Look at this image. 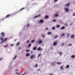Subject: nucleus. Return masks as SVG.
Masks as SVG:
<instances>
[{
  "mask_svg": "<svg viewBox=\"0 0 75 75\" xmlns=\"http://www.w3.org/2000/svg\"><path fill=\"white\" fill-rule=\"evenodd\" d=\"M38 44H42V40H40L38 41Z\"/></svg>",
  "mask_w": 75,
  "mask_h": 75,
  "instance_id": "1",
  "label": "nucleus"
},
{
  "mask_svg": "<svg viewBox=\"0 0 75 75\" xmlns=\"http://www.w3.org/2000/svg\"><path fill=\"white\" fill-rule=\"evenodd\" d=\"M70 5V4L69 3H67L66 4L64 5V6H66V7H68Z\"/></svg>",
  "mask_w": 75,
  "mask_h": 75,
  "instance_id": "2",
  "label": "nucleus"
},
{
  "mask_svg": "<svg viewBox=\"0 0 75 75\" xmlns=\"http://www.w3.org/2000/svg\"><path fill=\"white\" fill-rule=\"evenodd\" d=\"M39 23H44V20L43 19H41L39 21Z\"/></svg>",
  "mask_w": 75,
  "mask_h": 75,
  "instance_id": "3",
  "label": "nucleus"
},
{
  "mask_svg": "<svg viewBox=\"0 0 75 75\" xmlns=\"http://www.w3.org/2000/svg\"><path fill=\"white\" fill-rule=\"evenodd\" d=\"M1 35L3 37H4V33L2 32L1 33Z\"/></svg>",
  "mask_w": 75,
  "mask_h": 75,
  "instance_id": "4",
  "label": "nucleus"
},
{
  "mask_svg": "<svg viewBox=\"0 0 75 75\" xmlns=\"http://www.w3.org/2000/svg\"><path fill=\"white\" fill-rule=\"evenodd\" d=\"M53 44L54 46L57 45V43L56 42H54L53 43Z\"/></svg>",
  "mask_w": 75,
  "mask_h": 75,
  "instance_id": "5",
  "label": "nucleus"
},
{
  "mask_svg": "<svg viewBox=\"0 0 75 75\" xmlns=\"http://www.w3.org/2000/svg\"><path fill=\"white\" fill-rule=\"evenodd\" d=\"M65 27L62 26L60 28L61 30H65Z\"/></svg>",
  "mask_w": 75,
  "mask_h": 75,
  "instance_id": "6",
  "label": "nucleus"
},
{
  "mask_svg": "<svg viewBox=\"0 0 75 75\" xmlns=\"http://www.w3.org/2000/svg\"><path fill=\"white\" fill-rule=\"evenodd\" d=\"M65 10L66 12H68L69 11V9L68 8H65Z\"/></svg>",
  "mask_w": 75,
  "mask_h": 75,
  "instance_id": "7",
  "label": "nucleus"
},
{
  "mask_svg": "<svg viewBox=\"0 0 75 75\" xmlns=\"http://www.w3.org/2000/svg\"><path fill=\"white\" fill-rule=\"evenodd\" d=\"M34 58V55L33 54H32L31 56L30 57V59H33Z\"/></svg>",
  "mask_w": 75,
  "mask_h": 75,
  "instance_id": "8",
  "label": "nucleus"
},
{
  "mask_svg": "<svg viewBox=\"0 0 75 75\" xmlns=\"http://www.w3.org/2000/svg\"><path fill=\"white\" fill-rule=\"evenodd\" d=\"M30 54L29 53H27L26 54V57H29L30 56Z\"/></svg>",
  "mask_w": 75,
  "mask_h": 75,
  "instance_id": "9",
  "label": "nucleus"
},
{
  "mask_svg": "<svg viewBox=\"0 0 75 75\" xmlns=\"http://www.w3.org/2000/svg\"><path fill=\"white\" fill-rule=\"evenodd\" d=\"M10 15L8 14L6 16V18H8V17H10Z\"/></svg>",
  "mask_w": 75,
  "mask_h": 75,
  "instance_id": "10",
  "label": "nucleus"
},
{
  "mask_svg": "<svg viewBox=\"0 0 75 75\" xmlns=\"http://www.w3.org/2000/svg\"><path fill=\"white\" fill-rule=\"evenodd\" d=\"M71 57L72 58H75V56L74 55H73L71 56Z\"/></svg>",
  "mask_w": 75,
  "mask_h": 75,
  "instance_id": "11",
  "label": "nucleus"
},
{
  "mask_svg": "<svg viewBox=\"0 0 75 75\" xmlns=\"http://www.w3.org/2000/svg\"><path fill=\"white\" fill-rule=\"evenodd\" d=\"M74 37H75V35H72L71 36V38H73Z\"/></svg>",
  "mask_w": 75,
  "mask_h": 75,
  "instance_id": "12",
  "label": "nucleus"
},
{
  "mask_svg": "<svg viewBox=\"0 0 75 75\" xmlns=\"http://www.w3.org/2000/svg\"><path fill=\"white\" fill-rule=\"evenodd\" d=\"M60 68L61 69H62V70H63V69H64V68L63 67V66H61L60 67Z\"/></svg>",
  "mask_w": 75,
  "mask_h": 75,
  "instance_id": "13",
  "label": "nucleus"
},
{
  "mask_svg": "<svg viewBox=\"0 0 75 75\" xmlns=\"http://www.w3.org/2000/svg\"><path fill=\"white\" fill-rule=\"evenodd\" d=\"M33 50H37V47H35L33 48Z\"/></svg>",
  "mask_w": 75,
  "mask_h": 75,
  "instance_id": "14",
  "label": "nucleus"
},
{
  "mask_svg": "<svg viewBox=\"0 0 75 75\" xmlns=\"http://www.w3.org/2000/svg\"><path fill=\"white\" fill-rule=\"evenodd\" d=\"M45 18H49V16L48 15H46L45 16Z\"/></svg>",
  "mask_w": 75,
  "mask_h": 75,
  "instance_id": "15",
  "label": "nucleus"
},
{
  "mask_svg": "<svg viewBox=\"0 0 75 75\" xmlns=\"http://www.w3.org/2000/svg\"><path fill=\"white\" fill-rule=\"evenodd\" d=\"M57 37H58V35L55 36L54 37V39H55V38H57Z\"/></svg>",
  "mask_w": 75,
  "mask_h": 75,
  "instance_id": "16",
  "label": "nucleus"
},
{
  "mask_svg": "<svg viewBox=\"0 0 75 75\" xmlns=\"http://www.w3.org/2000/svg\"><path fill=\"white\" fill-rule=\"evenodd\" d=\"M61 45L62 46V47H64V43H62Z\"/></svg>",
  "mask_w": 75,
  "mask_h": 75,
  "instance_id": "17",
  "label": "nucleus"
},
{
  "mask_svg": "<svg viewBox=\"0 0 75 75\" xmlns=\"http://www.w3.org/2000/svg\"><path fill=\"white\" fill-rule=\"evenodd\" d=\"M70 35V33H68L67 35V37H69V36Z\"/></svg>",
  "mask_w": 75,
  "mask_h": 75,
  "instance_id": "18",
  "label": "nucleus"
},
{
  "mask_svg": "<svg viewBox=\"0 0 75 75\" xmlns=\"http://www.w3.org/2000/svg\"><path fill=\"white\" fill-rule=\"evenodd\" d=\"M31 46V43H30L28 45V47H30Z\"/></svg>",
  "mask_w": 75,
  "mask_h": 75,
  "instance_id": "19",
  "label": "nucleus"
},
{
  "mask_svg": "<svg viewBox=\"0 0 75 75\" xmlns=\"http://www.w3.org/2000/svg\"><path fill=\"white\" fill-rule=\"evenodd\" d=\"M16 58H17V55H15V57H14L13 60H15V59H16Z\"/></svg>",
  "mask_w": 75,
  "mask_h": 75,
  "instance_id": "20",
  "label": "nucleus"
},
{
  "mask_svg": "<svg viewBox=\"0 0 75 75\" xmlns=\"http://www.w3.org/2000/svg\"><path fill=\"white\" fill-rule=\"evenodd\" d=\"M66 68H69V65H67L66 66Z\"/></svg>",
  "mask_w": 75,
  "mask_h": 75,
  "instance_id": "21",
  "label": "nucleus"
},
{
  "mask_svg": "<svg viewBox=\"0 0 75 75\" xmlns=\"http://www.w3.org/2000/svg\"><path fill=\"white\" fill-rule=\"evenodd\" d=\"M57 64H58L59 65L60 64H61V63L59 62H57Z\"/></svg>",
  "mask_w": 75,
  "mask_h": 75,
  "instance_id": "22",
  "label": "nucleus"
},
{
  "mask_svg": "<svg viewBox=\"0 0 75 75\" xmlns=\"http://www.w3.org/2000/svg\"><path fill=\"white\" fill-rule=\"evenodd\" d=\"M52 34V33L51 32H49L47 33V34L48 35H50V34Z\"/></svg>",
  "mask_w": 75,
  "mask_h": 75,
  "instance_id": "23",
  "label": "nucleus"
},
{
  "mask_svg": "<svg viewBox=\"0 0 75 75\" xmlns=\"http://www.w3.org/2000/svg\"><path fill=\"white\" fill-rule=\"evenodd\" d=\"M56 27L57 28H59V27H60V25H58L56 26Z\"/></svg>",
  "mask_w": 75,
  "mask_h": 75,
  "instance_id": "24",
  "label": "nucleus"
},
{
  "mask_svg": "<svg viewBox=\"0 0 75 75\" xmlns=\"http://www.w3.org/2000/svg\"><path fill=\"white\" fill-rule=\"evenodd\" d=\"M19 44H20V41H19L18 42H17V43L16 45V46H18V45H19Z\"/></svg>",
  "mask_w": 75,
  "mask_h": 75,
  "instance_id": "25",
  "label": "nucleus"
},
{
  "mask_svg": "<svg viewBox=\"0 0 75 75\" xmlns=\"http://www.w3.org/2000/svg\"><path fill=\"white\" fill-rule=\"evenodd\" d=\"M52 29L53 30H55V27H53L52 28Z\"/></svg>",
  "mask_w": 75,
  "mask_h": 75,
  "instance_id": "26",
  "label": "nucleus"
},
{
  "mask_svg": "<svg viewBox=\"0 0 75 75\" xmlns=\"http://www.w3.org/2000/svg\"><path fill=\"white\" fill-rule=\"evenodd\" d=\"M58 16V14H56V15H55V17H57Z\"/></svg>",
  "mask_w": 75,
  "mask_h": 75,
  "instance_id": "27",
  "label": "nucleus"
},
{
  "mask_svg": "<svg viewBox=\"0 0 75 75\" xmlns=\"http://www.w3.org/2000/svg\"><path fill=\"white\" fill-rule=\"evenodd\" d=\"M24 8H25L24 7H23L22 8H21V9H20V10H19V11H20V10H24Z\"/></svg>",
  "mask_w": 75,
  "mask_h": 75,
  "instance_id": "28",
  "label": "nucleus"
},
{
  "mask_svg": "<svg viewBox=\"0 0 75 75\" xmlns=\"http://www.w3.org/2000/svg\"><path fill=\"white\" fill-rule=\"evenodd\" d=\"M31 42H35V40H31Z\"/></svg>",
  "mask_w": 75,
  "mask_h": 75,
  "instance_id": "29",
  "label": "nucleus"
},
{
  "mask_svg": "<svg viewBox=\"0 0 75 75\" xmlns=\"http://www.w3.org/2000/svg\"><path fill=\"white\" fill-rule=\"evenodd\" d=\"M1 40H3V37H1L0 38Z\"/></svg>",
  "mask_w": 75,
  "mask_h": 75,
  "instance_id": "30",
  "label": "nucleus"
},
{
  "mask_svg": "<svg viewBox=\"0 0 75 75\" xmlns=\"http://www.w3.org/2000/svg\"><path fill=\"white\" fill-rule=\"evenodd\" d=\"M4 42H5V41L4 40H3L2 42H1V44H2V43H3Z\"/></svg>",
  "mask_w": 75,
  "mask_h": 75,
  "instance_id": "31",
  "label": "nucleus"
},
{
  "mask_svg": "<svg viewBox=\"0 0 75 75\" xmlns=\"http://www.w3.org/2000/svg\"><path fill=\"white\" fill-rule=\"evenodd\" d=\"M45 37V35L42 34V38H44Z\"/></svg>",
  "mask_w": 75,
  "mask_h": 75,
  "instance_id": "32",
  "label": "nucleus"
},
{
  "mask_svg": "<svg viewBox=\"0 0 75 75\" xmlns=\"http://www.w3.org/2000/svg\"><path fill=\"white\" fill-rule=\"evenodd\" d=\"M38 17V15H37V16H35L34 17V18H37V17Z\"/></svg>",
  "mask_w": 75,
  "mask_h": 75,
  "instance_id": "33",
  "label": "nucleus"
},
{
  "mask_svg": "<svg viewBox=\"0 0 75 75\" xmlns=\"http://www.w3.org/2000/svg\"><path fill=\"white\" fill-rule=\"evenodd\" d=\"M38 64H36L35 65V68H37V67H38Z\"/></svg>",
  "mask_w": 75,
  "mask_h": 75,
  "instance_id": "34",
  "label": "nucleus"
},
{
  "mask_svg": "<svg viewBox=\"0 0 75 75\" xmlns=\"http://www.w3.org/2000/svg\"><path fill=\"white\" fill-rule=\"evenodd\" d=\"M41 54H39L38 57H40V56H41Z\"/></svg>",
  "mask_w": 75,
  "mask_h": 75,
  "instance_id": "35",
  "label": "nucleus"
},
{
  "mask_svg": "<svg viewBox=\"0 0 75 75\" xmlns=\"http://www.w3.org/2000/svg\"><path fill=\"white\" fill-rule=\"evenodd\" d=\"M15 74H18V75H20V74H19V73L18 72H16L15 73Z\"/></svg>",
  "mask_w": 75,
  "mask_h": 75,
  "instance_id": "36",
  "label": "nucleus"
},
{
  "mask_svg": "<svg viewBox=\"0 0 75 75\" xmlns=\"http://www.w3.org/2000/svg\"><path fill=\"white\" fill-rule=\"evenodd\" d=\"M40 47H38V51H40Z\"/></svg>",
  "mask_w": 75,
  "mask_h": 75,
  "instance_id": "37",
  "label": "nucleus"
},
{
  "mask_svg": "<svg viewBox=\"0 0 75 75\" xmlns=\"http://www.w3.org/2000/svg\"><path fill=\"white\" fill-rule=\"evenodd\" d=\"M30 51V50H26V52H29Z\"/></svg>",
  "mask_w": 75,
  "mask_h": 75,
  "instance_id": "38",
  "label": "nucleus"
},
{
  "mask_svg": "<svg viewBox=\"0 0 75 75\" xmlns=\"http://www.w3.org/2000/svg\"><path fill=\"white\" fill-rule=\"evenodd\" d=\"M7 40V38H4V41H6Z\"/></svg>",
  "mask_w": 75,
  "mask_h": 75,
  "instance_id": "39",
  "label": "nucleus"
},
{
  "mask_svg": "<svg viewBox=\"0 0 75 75\" xmlns=\"http://www.w3.org/2000/svg\"><path fill=\"white\" fill-rule=\"evenodd\" d=\"M29 25H30V24L29 23H28L27 26V27H28Z\"/></svg>",
  "mask_w": 75,
  "mask_h": 75,
  "instance_id": "40",
  "label": "nucleus"
},
{
  "mask_svg": "<svg viewBox=\"0 0 75 75\" xmlns=\"http://www.w3.org/2000/svg\"><path fill=\"white\" fill-rule=\"evenodd\" d=\"M10 46L11 47H13V46H14V45L13 44H12L10 45Z\"/></svg>",
  "mask_w": 75,
  "mask_h": 75,
  "instance_id": "41",
  "label": "nucleus"
},
{
  "mask_svg": "<svg viewBox=\"0 0 75 75\" xmlns=\"http://www.w3.org/2000/svg\"><path fill=\"white\" fill-rule=\"evenodd\" d=\"M64 33H62V35H61V36H64Z\"/></svg>",
  "mask_w": 75,
  "mask_h": 75,
  "instance_id": "42",
  "label": "nucleus"
},
{
  "mask_svg": "<svg viewBox=\"0 0 75 75\" xmlns=\"http://www.w3.org/2000/svg\"><path fill=\"white\" fill-rule=\"evenodd\" d=\"M55 21H56V20L55 19L53 20L52 21V22H55Z\"/></svg>",
  "mask_w": 75,
  "mask_h": 75,
  "instance_id": "43",
  "label": "nucleus"
},
{
  "mask_svg": "<svg viewBox=\"0 0 75 75\" xmlns=\"http://www.w3.org/2000/svg\"><path fill=\"white\" fill-rule=\"evenodd\" d=\"M29 42H30V41H29V40H28L27 42V43L28 44Z\"/></svg>",
  "mask_w": 75,
  "mask_h": 75,
  "instance_id": "44",
  "label": "nucleus"
},
{
  "mask_svg": "<svg viewBox=\"0 0 75 75\" xmlns=\"http://www.w3.org/2000/svg\"><path fill=\"white\" fill-rule=\"evenodd\" d=\"M26 73V71H25V72L23 74H22V75H24Z\"/></svg>",
  "mask_w": 75,
  "mask_h": 75,
  "instance_id": "45",
  "label": "nucleus"
},
{
  "mask_svg": "<svg viewBox=\"0 0 75 75\" xmlns=\"http://www.w3.org/2000/svg\"><path fill=\"white\" fill-rule=\"evenodd\" d=\"M65 26H68V25H67V23H65Z\"/></svg>",
  "mask_w": 75,
  "mask_h": 75,
  "instance_id": "46",
  "label": "nucleus"
},
{
  "mask_svg": "<svg viewBox=\"0 0 75 75\" xmlns=\"http://www.w3.org/2000/svg\"><path fill=\"white\" fill-rule=\"evenodd\" d=\"M3 59V58H0V61H1Z\"/></svg>",
  "mask_w": 75,
  "mask_h": 75,
  "instance_id": "47",
  "label": "nucleus"
},
{
  "mask_svg": "<svg viewBox=\"0 0 75 75\" xmlns=\"http://www.w3.org/2000/svg\"><path fill=\"white\" fill-rule=\"evenodd\" d=\"M21 47H19L18 48L19 50H21Z\"/></svg>",
  "mask_w": 75,
  "mask_h": 75,
  "instance_id": "48",
  "label": "nucleus"
},
{
  "mask_svg": "<svg viewBox=\"0 0 75 75\" xmlns=\"http://www.w3.org/2000/svg\"><path fill=\"white\" fill-rule=\"evenodd\" d=\"M57 1H58V0H55L54 1V3H55V2H57Z\"/></svg>",
  "mask_w": 75,
  "mask_h": 75,
  "instance_id": "49",
  "label": "nucleus"
},
{
  "mask_svg": "<svg viewBox=\"0 0 75 75\" xmlns=\"http://www.w3.org/2000/svg\"><path fill=\"white\" fill-rule=\"evenodd\" d=\"M59 54H60V55H62V52H60L59 53Z\"/></svg>",
  "mask_w": 75,
  "mask_h": 75,
  "instance_id": "50",
  "label": "nucleus"
},
{
  "mask_svg": "<svg viewBox=\"0 0 75 75\" xmlns=\"http://www.w3.org/2000/svg\"><path fill=\"white\" fill-rule=\"evenodd\" d=\"M71 45H72V44H69V46H71Z\"/></svg>",
  "mask_w": 75,
  "mask_h": 75,
  "instance_id": "51",
  "label": "nucleus"
},
{
  "mask_svg": "<svg viewBox=\"0 0 75 75\" xmlns=\"http://www.w3.org/2000/svg\"><path fill=\"white\" fill-rule=\"evenodd\" d=\"M48 29V28H46L45 29V30H47Z\"/></svg>",
  "mask_w": 75,
  "mask_h": 75,
  "instance_id": "52",
  "label": "nucleus"
},
{
  "mask_svg": "<svg viewBox=\"0 0 75 75\" xmlns=\"http://www.w3.org/2000/svg\"><path fill=\"white\" fill-rule=\"evenodd\" d=\"M4 47H5V48H6V47H7V46H6V45L4 46Z\"/></svg>",
  "mask_w": 75,
  "mask_h": 75,
  "instance_id": "53",
  "label": "nucleus"
},
{
  "mask_svg": "<svg viewBox=\"0 0 75 75\" xmlns=\"http://www.w3.org/2000/svg\"><path fill=\"white\" fill-rule=\"evenodd\" d=\"M73 16H75V13H73Z\"/></svg>",
  "mask_w": 75,
  "mask_h": 75,
  "instance_id": "54",
  "label": "nucleus"
},
{
  "mask_svg": "<svg viewBox=\"0 0 75 75\" xmlns=\"http://www.w3.org/2000/svg\"><path fill=\"white\" fill-rule=\"evenodd\" d=\"M40 51H42V48H40Z\"/></svg>",
  "mask_w": 75,
  "mask_h": 75,
  "instance_id": "55",
  "label": "nucleus"
},
{
  "mask_svg": "<svg viewBox=\"0 0 75 75\" xmlns=\"http://www.w3.org/2000/svg\"><path fill=\"white\" fill-rule=\"evenodd\" d=\"M18 69H17L16 70H15V71L16 72V71H18Z\"/></svg>",
  "mask_w": 75,
  "mask_h": 75,
  "instance_id": "56",
  "label": "nucleus"
},
{
  "mask_svg": "<svg viewBox=\"0 0 75 75\" xmlns=\"http://www.w3.org/2000/svg\"><path fill=\"white\" fill-rule=\"evenodd\" d=\"M41 15H38V17H40L41 16Z\"/></svg>",
  "mask_w": 75,
  "mask_h": 75,
  "instance_id": "57",
  "label": "nucleus"
},
{
  "mask_svg": "<svg viewBox=\"0 0 75 75\" xmlns=\"http://www.w3.org/2000/svg\"><path fill=\"white\" fill-rule=\"evenodd\" d=\"M38 71H40V69H38Z\"/></svg>",
  "mask_w": 75,
  "mask_h": 75,
  "instance_id": "58",
  "label": "nucleus"
},
{
  "mask_svg": "<svg viewBox=\"0 0 75 75\" xmlns=\"http://www.w3.org/2000/svg\"><path fill=\"white\" fill-rule=\"evenodd\" d=\"M14 41H17V39H15L14 40Z\"/></svg>",
  "mask_w": 75,
  "mask_h": 75,
  "instance_id": "59",
  "label": "nucleus"
},
{
  "mask_svg": "<svg viewBox=\"0 0 75 75\" xmlns=\"http://www.w3.org/2000/svg\"><path fill=\"white\" fill-rule=\"evenodd\" d=\"M35 55H34V58H35Z\"/></svg>",
  "mask_w": 75,
  "mask_h": 75,
  "instance_id": "60",
  "label": "nucleus"
},
{
  "mask_svg": "<svg viewBox=\"0 0 75 75\" xmlns=\"http://www.w3.org/2000/svg\"><path fill=\"white\" fill-rule=\"evenodd\" d=\"M50 75H53V74H51Z\"/></svg>",
  "mask_w": 75,
  "mask_h": 75,
  "instance_id": "61",
  "label": "nucleus"
},
{
  "mask_svg": "<svg viewBox=\"0 0 75 75\" xmlns=\"http://www.w3.org/2000/svg\"><path fill=\"white\" fill-rule=\"evenodd\" d=\"M44 44H43L42 45V46H44Z\"/></svg>",
  "mask_w": 75,
  "mask_h": 75,
  "instance_id": "62",
  "label": "nucleus"
},
{
  "mask_svg": "<svg viewBox=\"0 0 75 75\" xmlns=\"http://www.w3.org/2000/svg\"><path fill=\"white\" fill-rule=\"evenodd\" d=\"M53 48L52 47H51V50H53Z\"/></svg>",
  "mask_w": 75,
  "mask_h": 75,
  "instance_id": "63",
  "label": "nucleus"
},
{
  "mask_svg": "<svg viewBox=\"0 0 75 75\" xmlns=\"http://www.w3.org/2000/svg\"><path fill=\"white\" fill-rule=\"evenodd\" d=\"M30 53H33V51L31 52H30Z\"/></svg>",
  "mask_w": 75,
  "mask_h": 75,
  "instance_id": "64",
  "label": "nucleus"
}]
</instances>
